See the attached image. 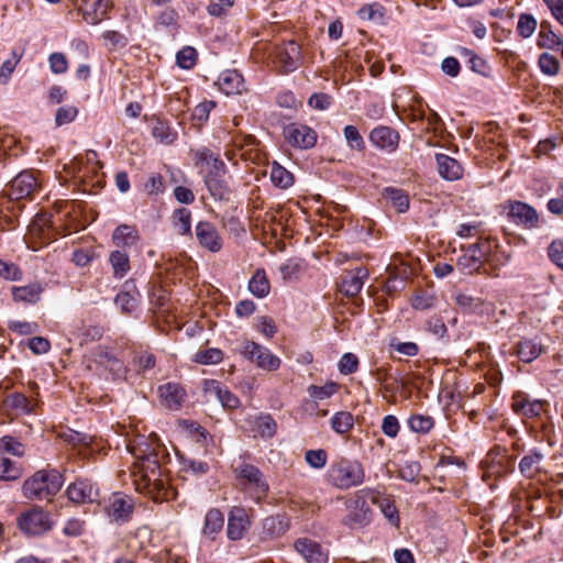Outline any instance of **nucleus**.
I'll return each instance as SVG.
<instances>
[{
    "mask_svg": "<svg viewBox=\"0 0 563 563\" xmlns=\"http://www.w3.org/2000/svg\"><path fill=\"white\" fill-rule=\"evenodd\" d=\"M131 453L135 457L131 477L135 489L148 495L154 501H165L174 496L168 486V477L163 465L168 461L166 448L155 439L139 437L132 445Z\"/></svg>",
    "mask_w": 563,
    "mask_h": 563,
    "instance_id": "nucleus-1",
    "label": "nucleus"
},
{
    "mask_svg": "<svg viewBox=\"0 0 563 563\" xmlns=\"http://www.w3.org/2000/svg\"><path fill=\"white\" fill-rule=\"evenodd\" d=\"M234 475L240 489L256 504L265 499L269 485L263 472L255 465L242 463L234 468Z\"/></svg>",
    "mask_w": 563,
    "mask_h": 563,
    "instance_id": "nucleus-2",
    "label": "nucleus"
},
{
    "mask_svg": "<svg viewBox=\"0 0 563 563\" xmlns=\"http://www.w3.org/2000/svg\"><path fill=\"white\" fill-rule=\"evenodd\" d=\"M63 477L55 470H41L23 484V495L29 499H51L62 488Z\"/></svg>",
    "mask_w": 563,
    "mask_h": 563,
    "instance_id": "nucleus-3",
    "label": "nucleus"
},
{
    "mask_svg": "<svg viewBox=\"0 0 563 563\" xmlns=\"http://www.w3.org/2000/svg\"><path fill=\"white\" fill-rule=\"evenodd\" d=\"M327 476L332 486L349 489L364 483L365 471L358 461L340 459L330 465Z\"/></svg>",
    "mask_w": 563,
    "mask_h": 563,
    "instance_id": "nucleus-4",
    "label": "nucleus"
},
{
    "mask_svg": "<svg viewBox=\"0 0 563 563\" xmlns=\"http://www.w3.org/2000/svg\"><path fill=\"white\" fill-rule=\"evenodd\" d=\"M16 525L24 534L35 537L49 531L54 522L48 511L33 506L18 516Z\"/></svg>",
    "mask_w": 563,
    "mask_h": 563,
    "instance_id": "nucleus-5",
    "label": "nucleus"
},
{
    "mask_svg": "<svg viewBox=\"0 0 563 563\" xmlns=\"http://www.w3.org/2000/svg\"><path fill=\"white\" fill-rule=\"evenodd\" d=\"M490 251L488 241L472 245L466 253L459 257L456 267L462 274H472L474 272L488 274L490 264L486 255Z\"/></svg>",
    "mask_w": 563,
    "mask_h": 563,
    "instance_id": "nucleus-6",
    "label": "nucleus"
},
{
    "mask_svg": "<svg viewBox=\"0 0 563 563\" xmlns=\"http://www.w3.org/2000/svg\"><path fill=\"white\" fill-rule=\"evenodd\" d=\"M302 60L301 47L295 41L286 42L275 49L274 64L282 74L296 70L302 65Z\"/></svg>",
    "mask_w": 563,
    "mask_h": 563,
    "instance_id": "nucleus-7",
    "label": "nucleus"
},
{
    "mask_svg": "<svg viewBox=\"0 0 563 563\" xmlns=\"http://www.w3.org/2000/svg\"><path fill=\"white\" fill-rule=\"evenodd\" d=\"M242 354L247 360L254 362L257 367L265 371H277L280 366L279 357L254 341H246L243 344Z\"/></svg>",
    "mask_w": 563,
    "mask_h": 563,
    "instance_id": "nucleus-8",
    "label": "nucleus"
},
{
    "mask_svg": "<svg viewBox=\"0 0 563 563\" xmlns=\"http://www.w3.org/2000/svg\"><path fill=\"white\" fill-rule=\"evenodd\" d=\"M283 135L289 145L301 150L313 147L318 137L313 129L298 122L287 124L283 130Z\"/></svg>",
    "mask_w": 563,
    "mask_h": 563,
    "instance_id": "nucleus-9",
    "label": "nucleus"
},
{
    "mask_svg": "<svg viewBox=\"0 0 563 563\" xmlns=\"http://www.w3.org/2000/svg\"><path fill=\"white\" fill-rule=\"evenodd\" d=\"M365 492H368V488L361 489L355 494V498L349 507V514L344 518V525L352 529L362 528L371 521V509L367 505L368 496Z\"/></svg>",
    "mask_w": 563,
    "mask_h": 563,
    "instance_id": "nucleus-10",
    "label": "nucleus"
},
{
    "mask_svg": "<svg viewBox=\"0 0 563 563\" xmlns=\"http://www.w3.org/2000/svg\"><path fill=\"white\" fill-rule=\"evenodd\" d=\"M507 218L512 222L523 225L527 229H534L539 227L540 218L534 208L521 201H509L503 206Z\"/></svg>",
    "mask_w": 563,
    "mask_h": 563,
    "instance_id": "nucleus-11",
    "label": "nucleus"
},
{
    "mask_svg": "<svg viewBox=\"0 0 563 563\" xmlns=\"http://www.w3.org/2000/svg\"><path fill=\"white\" fill-rule=\"evenodd\" d=\"M250 527L251 519L247 510L241 506L232 507L228 515L227 537L231 541L242 540Z\"/></svg>",
    "mask_w": 563,
    "mask_h": 563,
    "instance_id": "nucleus-12",
    "label": "nucleus"
},
{
    "mask_svg": "<svg viewBox=\"0 0 563 563\" xmlns=\"http://www.w3.org/2000/svg\"><path fill=\"white\" fill-rule=\"evenodd\" d=\"M93 361L107 368L115 377H122L126 368L114 347L98 345L92 352Z\"/></svg>",
    "mask_w": 563,
    "mask_h": 563,
    "instance_id": "nucleus-13",
    "label": "nucleus"
},
{
    "mask_svg": "<svg viewBox=\"0 0 563 563\" xmlns=\"http://www.w3.org/2000/svg\"><path fill=\"white\" fill-rule=\"evenodd\" d=\"M36 188L37 179L35 176L30 172H22L11 180L5 189V195L11 200H20L29 198Z\"/></svg>",
    "mask_w": 563,
    "mask_h": 563,
    "instance_id": "nucleus-14",
    "label": "nucleus"
},
{
    "mask_svg": "<svg viewBox=\"0 0 563 563\" xmlns=\"http://www.w3.org/2000/svg\"><path fill=\"white\" fill-rule=\"evenodd\" d=\"M294 547L307 563L328 562V551L316 540L310 538H299L295 541Z\"/></svg>",
    "mask_w": 563,
    "mask_h": 563,
    "instance_id": "nucleus-15",
    "label": "nucleus"
},
{
    "mask_svg": "<svg viewBox=\"0 0 563 563\" xmlns=\"http://www.w3.org/2000/svg\"><path fill=\"white\" fill-rule=\"evenodd\" d=\"M79 11L84 20L91 25L99 24L108 18V12L112 5L110 0H80Z\"/></svg>",
    "mask_w": 563,
    "mask_h": 563,
    "instance_id": "nucleus-16",
    "label": "nucleus"
},
{
    "mask_svg": "<svg viewBox=\"0 0 563 563\" xmlns=\"http://www.w3.org/2000/svg\"><path fill=\"white\" fill-rule=\"evenodd\" d=\"M548 406L544 400H530L523 393H516L512 397L511 407L514 411L526 418L539 417Z\"/></svg>",
    "mask_w": 563,
    "mask_h": 563,
    "instance_id": "nucleus-17",
    "label": "nucleus"
},
{
    "mask_svg": "<svg viewBox=\"0 0 563 563\" xmlns=\"http://www.w3.org/2000/svg\"><path fill=\"white\" fill-rule=\"evenodd\" d=\"M195 231L200 246L213 253L219 252L222 249V239L212 223L200 221L196 225Z\"/></svg>",
    "mask_w": 563,
    "mask_h": 563,
    "instance_id": "nucleus-18",
    "label": "nucleus"
},
{
    "mask_svg": "<svg viewBox=\"0 0 563 563\" xmlns=\"http://www.w3.org/2000/svg\"><path fill=\"white\" fill-rule=\"evenodd\" d=\"M368 277V271L365 267H357L354 271L345 272L341 277L340 291L346 297L356 296Z\"/></svg>",
    "mask_w": 563,
    "mask_h": 563,
    "instance_id": "nucleus-19",
    "label": "nucleus"
},
{
    "mask_svg": "<svg viewBox=\"0 0 563 563\" xmlns=\"http://www.w3.org/2000/svg\"><path fill=\"white\" fill-rule=\"evenodd\" d=\"M134 506L131 497L123 495L121 493H115L109 500V505L107 506L108 515L114 519L120 521H128L131 518Z\"/></svg>",
    "mask_w": 563,
    "mask_h": 563,
    "instance_id": "nucleus-20",
    "label": "nucleus"
},
{
    "mask_svg": "<svg viewBox=\"0 0 563 563\" xmlns=\"http://www.w3.org/2000/svg\"><path fill=\"white\" fill-rule=\"evenodd\" d=\"M217 84L225 95H240L246 91L244 78L238 70L228 69L222 71Z\"/></svg>",
    "mask_w": 563,
    "mask_h": 563,
    "instance_id": "nucleus-21",
    "label": "nucleus"
},
{
    "mask_svg": "<svg viewBox=\"0 0 563 563\" xmlns=\"http://www.w3.org/2000/svg\"><path fill=\"white\" fill-rule=\"evenodd\" d=\"M365 494H367L368 499L374 505H377L380 508L382 512L388 519V521L395 527H398L399 516L390 496L384 495L379 490L371 488H368V492H365Z\"/></svg>",
    "mask_w": 563,
    "mask_h": 563,
    "instance_id": "nucleus-22",
    "label": "nucleus"
},
{
    "mask_svg": "<svg viewBox=\"0 0 563 563\" xmlns=\"http://www.w3.org/2000/svg\"><path fill=\"white\" fill-rule=\"evenodd\" d=\"M162 402L172 410H178L186 397L185 390L176 383H167L158 388Z\"/></svg>",
    "mask_w": 563,
    "mask_h": 563,
    "instance_id": "nucleus-23",
    "label": "nucleus"
},
{
    "mask_svg": "<svg viewBox=\"0 0 563 563\" xmlns=\"http://www.w3.org/2000/svg\"><path fill=\"white\" fill-rule=\"evenodd\" d=\"M205 184L216 200H229L231 189L225 180V173L206 174Z\"/></svg>",
    "mask_w": 563,
    "mask_h": 563,
    "instance_id": "nucleus-24",
    "label": "nucleus"
},
{
    "mask_svg": "<svg viewBox=\"0 0 563 563\" xmlns=\"http://www.w3.org/2000/svg\"><path fill=\"white\" fill-rule=\"evenodd\" d=\"M67 497L75 504L93 501V486L88 479H77L66 490Z\"/></svg>",
    "mask_w": 563,
    "mask_h": 563,
    "instance_id": "nucleus-25",
    "label": "nucleus"
},
{
    "mask_svg": "<svg viewBox=\"0 0 563 563\" xmlns=\"http://www.w3.org/2000/svg\"><path fill=\"white\" fill-rule=\"evenodd\" d=\"M435 161L438 172L442 178L450 181L462 178L463 167L455 158L445 154H437Z\"/></svg>",
    "mask_w": 563,
    "mask_h": 563,
    "instance_id": "nucleus-26",
    "label": "nucleus"
},
{
    "mask_svg": "<svg viewBox=\"0 0 563 563\" xmlns=\"http://www.w3.org/2000/svg\"><path fill=\"white\" fill-rule=\"evenodd\" d=\"M369 140L377 147L394 151L397 147L399 135L391 128L379 126L371 132Z\"/></svg>",
    "mask_w": 563,
    "mask_h": 563,
    "instance_id": "nucleus-27",
    "label": "nucleus"
},
{
    "mask_svg": "<svg viewBox=\"0 0 563 563\" xmlns=\"http://www.w3.org/2000/svg\"><path fill=\"white\" fill-rule=\"evenodd\" d=\"M224 526V516L217 509L211 508L207 511L203 520L202 536L214 541L217 536L222 531Z\"/></svg>",
    "mask_w": 563,
    "mask_h": 563,
    "instance_id": "nucleus-28",
    "label": "nucleus"
},
{
    "mask_svg": "<svg viewBox=\"0 0 563 563\" xmlns=\"http://www.w3.org/2000/svg\"><path fill=\"white\" fill-rule=\"evenodd\" d=\"M197 164H206L208 172L206 174L227 173L224 162L211 150L203 147L196 152Z\"/></svg>",
    "mask_w": 563,
    "mask_h": 563,
    "instance_id": "nucleus-29",
    "label": "nucleus"
},
{
    "mask_svg": "<svg viewBox=\"0 0 563 563\" xmlns=\"http://www.w3.org/2000/svg\"><path fill=\"white\" fill-rule=\"evenodd\" d=\"M140 240L137 230L128 224L119 225L113 234L112 242L118 247H129L136 244Z\"/></svg>",
    "mask_w": 563,
    "mask_h": 563,
    "instance_id": "nucleus-30",
    "label": "nucleus"
},
{
    "mask_svg": "<svg viewBox=\"0 0 563 563\" xmlns=\"http://www.w3.org/2000/svg\"><path fill=\"white\" fill-rule=\"evenodd\" d=\"M537 45L540 48L555 49L556 47L563 48V38L556 35L550 27V24L542 22L540 32L538 34Z\"/></svg>",
    "mask_w": 563,
    "mask_h": 563,
    "instance_id": "nucleus-31",
    "label": "nucleus"
},
{
    "mask_svg": "<svg viewBox=\"0 0 563 563\" xmlns=\"http://www.w3.org/2000/svg\"><path fill=\"white\" fill-rule=\"evenodd\" d=\"M249 290L257 298H264L269 294L271 284L264 269H256L249 282Z\"/></svg>",
    "mask_w": 563,
    "mask_h": 563,
    "instance_id": "nucleus-32",
    "label": "nucleus"
},
{
    "mask_svg": "<svg viewBox=\"0 0 563 563\" xmlns=\"http://www.w3.org/2000/svg\"><path fill=\"white\" fill-rule=\"evenodd\" d=\"M109 262L111 264L113 276L115 278H123L130 272V258L129 255L120 250L112 251L109 255Z\"/></svg>",
    "mask_w": 563,
    "mask_h": 563,
    "instance_id": "nucleus-33",
    "label": "nucleus"
},
{
    "mask_svg": "<svg viewBox=\"0 0 563 563\" xmlns=\"http://www.w3.org/2000/svg\"><path fill=\"white\" fill-rule=\"evenodd\" d=\"M253 430L261 438L271 439L277 432V423L271 415H261L255 418Z\"/></svg>",
    "mask_w": 563,
    "mask_h": 563,
    "instance_id": "nucleus-34",
    "label": "nucleus"
},
{
    "mask_svg": "<svg viewBox=\"0 0 563 563\" xmlns=\"http://www.w3.org/2000/svg\"><path fill=\"white\" fill-rule=\"evenodd\" d=\"M542 353V345L534 340L525 339L517 345V354L522 362L530 363Z\"/></svg>",
    "mask_w": 563,
    "mask_h": 563,
    "instance_id": "nucleus-35",
    "label": "nucleus"
},
{
    "mask_svg": "<svg viewBox=\"0 0 563 563\" xmlns=\"http://www.w3.org/2000/svg\"><path fill=\"white\" fill-rule=\"evenodd\" d=\"M383 196L391 202V206L399 213H404L409 209V197L405 190L388 187L384 189Z\"/></svg>",
    "mask_w": 563,
    "mask_h": 563,
    "instance_id": "nucleus-36",
    "label": "nucleus"
},
{
    "mask_svg": "<svg viewBox=\"0 0 563 563\" xmlns=\"http://www.w3.org/2000/svg\"><path fill=\"white\" fill-rule=\"evenodd\" d=\"M495 475L506 474L514 470L515 456L507 454V449L495 444Z\"/></svg>",
    "mask_w": 563,
    "mask_h": 563,
    "instance_id": "nucleus-37",
    "label": "nucleus"
},
{
    "mask_svg": "<svg viewBox=\"0 0 563 563\" xmlns=\"http://www.w3.org/2000/svg\"><path fill=\"white\" fill-rule=\"evenodd\" d=\"M543 455L539 452H533L526 455L519 464L520 472L527 477H534L541 471V461Z\"/></svg>",
    "mask_w": 563,
    "mask_h": 563,
    "instance_id": "nucleus-38",
    "label": "nucleus"
},
{
    "mask_svg": "<svg viewBox=\"0 0 563 563\" xmlns=\"http://www.w3.org/2000/svg\"><path fill=\"white\" fill-rule=\"evenodd\" d=\"M58 437L64 441L66 442L67 444L76 448V446H89L92 444L95 438L89 435V434H86V433H82V432H78V431H75L73 429H67V430H64V431H60L58 433Z\"/></svg>",
    "mask_w": 563,
    "mask_h": 563,
    "instance_id": "nucleus-39",
    "label": "nucleus"
},
{
    "mask_svg": "<svg viewBox=\"0 0 563 563\" xmlns=\"http://www.w3.org/2000/svg\"><path fill=\"white\" fill-rule=\"evenodd\" d=\"M354 417L349 411H339L331 418V428L338 434H345L352 430Z\"/></svg>",
    "mask_w": 563,
    "mask_h": 563,
    "instance_id": "nucleus-40",
    "label": "nucleus"
},
{
    "mask_svg": "<svg viewBox=\"0 0 563 563\" xmlns=\"http://www.w3.org/2000/svg\"><path fill=\"white\" fill-rule=\"evenodd\" d=\"M461 55L468 57L470 68L482 76L488 77L490 74V65L489 63L476 55L472 51L467 48H461Z\"/></svg>",
    "mask_w": 563,
    "mask_h": 563,
    "instance_id": "nucleus-41",
    "label": "nucleus"
},
{
    "mask_svg": "<svg viewBox=\"0 0 563 563\" xmlns=\"http://www.w3.org/2000/svg\"><path fill=\"white\" fill-rule=\"evenodd\" d=\"M5 406L23 413H31L34 410L32 401L21 393H13L7 396Z\"/></svg>",
    "mask_w": 563,
    "mask_h": 563,
    "instance_id": "nucleus-42",
    "label": "nucleus"
},
{
    "mask_svg": "<svg viewBox=\"0 0 563 563\" xmlns=\"http://www.w3.org/2000/svg\"><path fill=\"white\" fill-rule=\"evenodd\" d=\"M41 294V287L37 285H27L13 287L12 296L15 301L35 302Z\"/></svg>",
    "mask_w": 563,
    "mask_h": 563,
    "instance_id": "nucleus-43",
    "label": "nucleus"
},
{
    "mask_svg": "<svg viewBox=\"0 0 563 563\" xmlns=\"http://www.w3.org/2000/svg\"><path fill=\"white\" fill-rule=\"evenodd\" d=\"M338 390H339V385L334 382H328L323 386L310 385L307 389L309 396L314 400L329 399Z\"/></svg>",
    "mask_w": 563,
    "mask_h": 563,
    "instance_id": "nucleus-44",
    "label": "nucleus"
},
{
    "mask_svg": "<svg viewBox=\"0 0 563 563\" xmlns=\"http://www.w3.org/2000/svg\"><path fill=\"white\" fill-rule=\"evenodd\" d=\"M271 179L275 186L280 188H288L294 183L292 174L276 163L271 168Z\"/></svg>",
    "mask_w": 563,
    "mask_h": 563,
    "instance_id": "nucleus-45",
    "label": "nucleus"
},
{
    "mask_svg": "<svg viewBox=\"0 0 563 563\" xmlns=\"http://www.w3.org/2000/svg\"><path fill=\"white\" fill-rule=\"evenodd\" d=\"M21 476L20 467L0 453V479L15 481Z\"/></svg>",
    "mask_w": 563,
    "mask_h": 563,
    "instance_id": "nucleus-46",
    "label": "nucleus"
},
{
    "mask_svg": "<svg viewBox=\"0 0 563 563\" xmlns=\"http://www.w3.org/2000/svg\"><path fill=\"white\" fill-rule=\"evenodd\" d=\"M0 450L18 457L23 456L25 453L24 445L11 435H4L0 439Z\"/></svg>",
    "mask_w": 563,
    "mask_h": 563,
    "instance_id": "nucleus-47",
    "label": "nucleus"
},
{
    "mask_svg": "<svg viewBox=\"0 0 563 563\" xmlns=\"http://www.w3.org/2000/svg\"><path fill=\"white\" fill-rule=\"evenodd\" d=\"M190 221H191V213L186 208L177 209L174 212V225L177 229L179 234H188L190 233Z\"/></svg>",
    "mask_w": 563,
    "mask_h": 563,
    "instance_id": "nucleus-48",
    "label": "nucleus"
},
{
    "mask_svg": "<svg viewBox=\"0 0 563 563\" xmlns=\"http://www.w3.org/2000/svg\"><path fill=\"white\" fill-rule=\"evenodd\" d=\"M408 424L415 432L427 433L433 428L434 421L430 416L412 415L408 420Z\"/></svg>",
    "mask_w": 563,
    "mask_h": 563,
    "instance_id": "nucleus-49",
    "label": "nucleus"
},
{
    "mask_svg": "<svg viewBox=\"0 0 563 563\" xmlns=\"http://www.w3.org/2000/svg\"><path fill=\"white\" fill-rule=\"evenodd\" d=\"M538 65H539L541 71L548 76L556 75L560 69L559 59L549 53H542L539 56Z\"/></svg>",
    "mask_w": 563,
    "mask_h": 563,
    "instance_id": "nucleus-50",
    "label": "nucleus"
},
{
    "mask_svg": "<svg viewBox=\"0 0 563 563\" xmlns=\"http://www.w3.org/2000/svg\"><path fill=\"white\" fill-rule=\"evenodd\" d=\"M455 303L465 312L482 311L484 305L479 298H473L465 294H457L455 296Z\"/></svg>",
    "mask_w": 563,
    "mask_h": 563,
    "instance_id": "nucleus-51",
    "label": "nucleus"
},
{
    "mask_svg": "<svg viewBox=\"0 0 563 563\" xmlns=\"http://www.w3.org/2000/svg\"><path fill=\"white\" fill-rule=\"evenodd\" d=\"M357 15L363 21H382L384 8L377 3L365 4L358 9Z\"/></svg>",
    "mask_w": 563,
    "mask_h": 563,
    "instance_id": "nucleus-52",
    "label": "nucleus"
},
{
    "mask_svg": "<svg viewBox=\"0 0 563 563\" xmlns=\"http://www.w3.org/2000/svg\"><path fill=\"white\" fill-rule=\"evenodd\" d=\"M222 385L214 379H205L202 383V393L206 402L219 401L222 393Z\"/></svg>",
    "mask_w": 563,
    "mask_h": 563,
    "instance_id": "nucleus-53",
    "label": "nucleus"
},
{
    "mask_svg": "<svg viewBox=\"0 0 563 563\" xmlns=\"http://www.w3.org/2000/svg\"><path fill=\"white\" fill-rule=\"evenodd\" d=\"M538 26L537 20L531 15L523 13L519 16L517 31L522 37H530Z\"/></svg>",
    "mask_w": 563,
    "mask_h": 563,
    "instance_id": "nucleus-54",
    "label": "nucleus"
},
{
    "mask_svg": "<svg viewBox=\"0 0 563 563\" xmlns=\"http://www.w3.org/2000/svg\"><path fill=\"white\" fill-rule=\"evenodd\" d=\"M233 145L239 148L242 153L241 156H245L246 154H250L253 148L258 144V141L254 135L246 134V135H236L232 139Z\"/></svg>",
    "mask_w": 563,
    "mask_h": 563,
    "instance_id": "nucleus-55",
    "label": "nucleus"
},
{
    "mask_svg": "<svg viewBox=\"0 0 563 563\" xmlns=\"http://www.w3.org/2000/svg\"><path fill=\"white\" fill-rule=\"evenodd\" d=\"M223 353L219 349H208L196 353L194 361L200 364H218L222 361Z\"/></svg>",
    "mask_w": 563,
    "mask_h": 563,
    "instance_id": "nucleus-56",
    "label": "nucleus"
},
{
    "mask_svg": "<svg viewBox=\"0 0 563 563\" xmlns=\"http://www.w3.org/2000/svg\"><path fill=\"white\" fill-rule=\"evenodd\" d=\"M177 65L184 69H190L197 60V52L191 46H186L177 53Z\"/></svg>",
    "mask_w": 563,
    "mask_h": 563,
    "instance_id": "nucleus-57",
    "label": "nucleus"
},
{
    "mask_svg": "<svg viewBox=\"0 0 563 563\" xmlns=\"http://www.w3.org/2000/svg\"><path fill=\"white\" fill-rule=\"evenodd\" d=\"M78 109L74 106L59 107L55 114V123L57 126L68 124L75 120Z\"/></svg>",
    "mask_w": 563,
    "mask_h": 563,
    "instance_id": "nucleus-58",
    "label": "nucleus"
},
{
    "mask_svg": "<svg viewBox=\"0 0 563 563\" xmlns=\"http://www.w3.org/2000/svg\"><path fill=\"white\" fill-rule=\"evenodd\" d=\"M235 0H210L207 11L212 16H222L234 5Z\"/></svg>",
    "mask_w": 563,
    "mask_h": 563,
    "instance_id": "nucleus-59",
    "label": "nucleus"
},
{
    "mask_svg": "<svg viewBox=\"0 0 563 563\" xmlns=\"http://www.w3.org/2000/svg\"><path fill=\"white\" fill-rule=\"evenodd\" d=\"M115 303L122 312H132L137 306V299L134 294L122 291L117 295Z\"/></svg>",
    "mask_w": 563,
    "mask_h": 563,
    "instance_id": "nucleus-60",
    "label": "nucleus"
},
{
    "mask_svg": "<svg viewBox=\"0 0 563 563\" xmlns=\"http://www.w3.org/2000/svg\"><path fill=\"white\" fill-rule=\"evenodd\" d=\"M301 269L302 264L296 260H288L279 267L284 280L296 279Z\"/></svg>",
    "mask_w": 563,
    "mask_h": 563,
    "instance_id": "nucleus-61",
    "label": "nucleus"
},
{
    "mask_svg": "<svg viewBox=\"0 0 563 563\" xmlns=\"http://www.w3.org/2000/svg\"><path fill=\"white\" fill-rule=\"evenodd\" d=\"M306 462L313 468H322L328 460V454L324 450H309L305 454Z\"/></svg>",
    "mask_w": 563,
    "mask_h": 563,
    "instance_id": "nucleus-62",
    "label": "nucleus"
},
{
    "mask_svg": "<svg viewBox=\"0 0 563 563\" xmlns=\"http://www.w3.org/2000/svg\"><path fill=\"white\" fill-rule=\"evenodd\" d=\"M49 69L57 75L64 74L68 69V60L63 53H53L48 57Z\"/></svg>",
    "mask_w": 563,
    "mask_h": 563,
    "instance_id": "nucleus-63",
    "label": "nucleus"
},
{
    "mask_svg": "<svg viewBox=\"0 0 563 563\" xmlns=\"http://www.w3.org/2000/svg\"><path fill=\"white\" fill-rule=\"evenodd\" d=\"M549 257L551 261L563 269V242L553 241L549 246Z\"/></svg>",
    "mask_w": 563,
    "mask_h": 563,
    "instance_id": "nucleus-64",
    "label": "nucleus"
}]
</instances>
